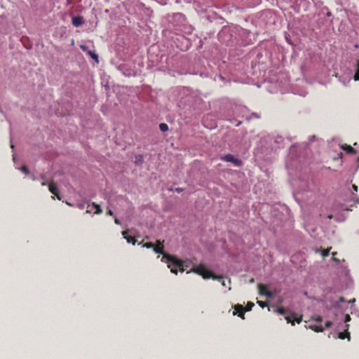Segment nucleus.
<instances>
[{"mask_svg":"<svg viewBox=\"0 0 359 359\" xmlns=\"http://www.w3.org/2000/svg\"><path fill=\"white\" fill-rule=\"evenodd\" d=\"M325 16L327 18L332 17V12L330 11H327V13H325Z\"/></svg>","mask_w":359,"mask_h":359,"instance_id":"36","label":"nucleus"},{"mask_svg":"<svg viewBox=\"0 0 359 359\" xmlns=\"http://www.w3.org/2000/svg\"><path fill=\"white\" fill-rule=\"evenodd\" d=\"M79 208H83V205H81L79 206Z\"/></svg>","mask_w":359,"mask_h":359,"instance_id":"50","label":"nucleus"},{"mask_svg":"<svg viewBox=\"0 0 359 359\" xmlns=\"http://www.w3.org/2000/svg\"><path fill=\"white\" fill-rule=\"evenodd\" d=\"M49 191L54 194L58 200H61V197L60 196L57 187L55 184L54 181H50V183L48 184Z\"/></svg>","mask_w":359,"mask_h":359,"instance_id":"15","label":"nucleus"},{"mask_svg":"<svg viewBox=\"0 0 359 359\" xmlns=\"http://www.w3.org/2000/svg\"><path fill=\"white\" fill-rule=\"evenodd\" d=\"M201 20L207 30L206 34L209 38L215 34L217 27H219L224 21V19L216 13L205 14L201 16Z\"/></svg>","mask_w":359,"mask_h":359,"instance_id":"3","label":"nucleus"},{"mask_svg":"<svg viewBox=\"0 0 359 359\" xmlns=\"http://www.w3.org/2000/svg\"><path fill=\"white\" fill-rule=\"evenodd\" d=\"M144 163V156L142 154H137L134 157V163L137 166H140Z\"/></svg>","mask_w":359,"mask_h":359,"instance_id":"19","label":"nucleus"},{"mask_svg":"<svg viewBox=\"0 0 359 359\" xmlns=\"http://www.w3.org/2000/svg\"><path fill=\"white\" fill-rule=\"evenodd\" d=\"M222 159L226 162L233 163L235 165H240L242 163L241 160L238 159V158L235 157L233 155L231 154H226L222 158Z\"/></svg>","mask_w":359,"mask_h":359,"instance_id":"12","label":"nucleus"},{"mask_svg":"<svg viewBox=\"0 0 359 359\" xmlns=\"http://www.w3.org/2000/svg\"><path fill=\"white\" fill-rule=\"evenodd\" d=\"M330 11L328 7L327 6H324L323 8H322V11Z\"/></svg>","mask_w":359,"mask_h":359,"instance_id":"42","label":"nucleus"},{"mask_svg":"<svg viewBox=\"0 0 359 359\" xmlns=\"http://www.w3.org/2000/svg\"><path fill=\"white\" fill-rule=\"evenodd\" d=\"M128 230L123 231L122 232V235H123V238L127 241V242L128 243H132L133 245H135L136 243V242H137L135 238L131 236H129L128 234Z\"/></svg>","mask_w":359,"mask_h":359,"instance_id":"16","label":"nucleus"},{"mask_svg":"<svg viewBox=\"0 0 359 359\" xmlns=\"http://www.w3.org/2000/svg\"><path fill=\"white\" fill-rule=\"evenodd\" d=\"M346 329L344 332L339 333V338L341 339H344L347 338L348 340L349 341L351 339L350 333L348 331L349 325H346Z\"/></svg>","mask_w":359,"mask_h":359,"instance_id":"18","label":"nucleus"},{"mask_svg":"<svg viewBox=\"0 0 359 359\" xmlns=\"http://www.w3.org/2000/svg\"><path fill=\"white\" fill-rule=\"evenodd\" d=\"M356 203H359V198L356 200Z\"/></svg>","mask_w":359,"mask_h":359,"instance_id":"51","label":"nucleus"},{"mask_svg":"<svg viewBox=\"0 0 359 359\" xmlns=\"http://www.w3.org/2000/svg\"><path fill=\"white\" fill-rule=\"evenodd\" d=\"M163 241H156V245L153 247V250L156 253L163 255L161 259L162 262H165L168 264V267L170 269L171 272L177 274V269L180 271L183 272L185 271L184 262L175 257V256L166 254L163 250Z\"/></svg>","mask_w":359,"mask_h":359,"instance_id":"2","label":"nucleus"},{"mask_svg":"<svg viewBox=\"0 0 359 359\" xmlns=\"http://www.w3.org/2000/svg\"><path fill=\"white\" fill-rule=\"evenodd\" d=\"M285 40H286V41H287L289 44H290V45H292V46H294V43H293V42L292 41V40H291L290 36V35H289V34H285Z\"/></svg>","mask_w":359,"mask_h":359,"instance_id":"31","label":"nucleus"},{"mask_svg":"<svg viewBox=\"0 0 359 359\" xmlns=\"http://www.w3.org/2000/svg\"><path fill=\"white\" fill-rule=\"evenodd\" d=\"M316 138V135H312L310 138H309V142H313Z\"/></svg>","mask_w":359,"mask_h":359,"instance_id":"39","label":"nucleus"},{"mask_svg":"<svg viewBox=\"0 0 359 359\" xmlns=\"http://www.w3.org/2000/svg\"><path fill=\"white\" fill-rule=\"evenodd\" d=\"M143 247L147 248H153L154 244L151 242L146 243L143 245Z\"/></svg>","mask_w":359,"mask_h":359,"instance_id":"32","label":"nucleus"},{"mask_svg":"<svg viewBox=\"0 0 359 359\" xmlns=\"http://www.w3.org/2000/svg\"><path fill=\"white\" fill-rule=\"evenodd\" d=\"M196 1V0H193V1H194V2H195Z\"/></svg>","mask_w":359,"mask_h":359,"instance_id":"53","label":"nucleus"},{"mask_svg":"<svg viewBox=\"0 0 359 359\" xmlns=\"http://www.w3.org/2000/svg\"><path fill=\"white\" fill-rule=\"evenodd\" d=\"M281 147H284L283 137L269 135L263 137L257 142L254 149L255 160L262 163H271L275 158L276 151Z\"/></svg>","mask_w":359,"mask_h":359,"instance_id":"1","label":"nucleus"},{"mask_svg":"<svg viewBox=\"0 0 359 359\" xmlns=\"http://www.w3.org/2000/svg\"><path fill=\"white\" fill-rule=\"evenodd\" d=\"M238 27L231 25L223 26L217 34L218 40L226 46H233L237 41Z\"/></svg>","mask_w":359,"mask_h":359,"instance_id":"4","label":"nucleus"},{"mask_svg":"<svg viewBox=\"0 0 359 359\" xmlns=\"http://www.w3.org/2000/svg\"><path fill=\"white\" fill-rule=\"evenodd\" d=\"M332 255L333 259H335L334 256H336L337 252H334L332 253Z\"/></svg>","mask_w":359,"mask_h":359,"instance_id":"46","label":"nucleus"},{"mask_svg":"<svg viewBox=\"0 0 359 359\" xmlns=\"http://www.w3.org/2000/svg\"><path fill=\"white\" fill-rule=\"evenodd\" d=\"M341 149L345 151L347 154H355L357 153V151L353 148L351 145L348 144H344L341 146Z\"/></svg>","mask_w":359,"mask_h":359,"instance_id":"17","label":"nucleus"},{"mask_svg":"<svg viewBox=\"0 0 359 359\" xmlns=\"http://www.w3.org/2000/svg\"><path fill=\"white\" fill-rule=\"evenodd\" d=\"M85 21L81 15L73 16L72 19V25L79 27L84 24Z\"/></svg>","mask_w":359,"mask_h":359,"instance_id":"14","label":"nucleus"},{"mask_svg":"<svg viewBox=\"0 0 359 359\" xmlns=\"http://www.w3.org/2000/svg\"><path fill=\"white\" fill-rule=\"evenodd\" d=\"M113 214H114V213H113V212H112V210H109L107 212V215H110V216H111V215H113Z\"/></svg>","mask_w":359,"mask_h":359,"instance_id":"41","label":"nucleus"},{"mask_svg":"<svg viewBox=\"0 0 359 359\" xmlns=\"http://www.w3.org/2000/svg\"><path fill=\"white\" fill-rule=\"evenodd\" d=\"M253 282H254V279H253V278H252V279L250 280V283H253Z\"/></svg>","mask_w":359,"mask_h":359,"instance_id":"49","label":"nucleus"},{"mask_svg":"<svg viewBox=\"0 0 359 359\" xmlns=\"http://www.w3.org/2000/svg\"><path fill=\"white\" fill-rule=\"evenodd\" d=\"M353 78L355 81H359V60H357V69Z\"/></svg>","mask_w":359,"mask_h":359,"instance_id":"25","label":"nucleus"},{"mask_svg":"<svg viewBox=\"0 0 359 359\" xmlns=\"http://www.w3.org/2000/svg\"><path fill=\"white\" fill-rule=\"evenodd\" d=\"M80 48H81L83 51H84V52H87V53H88V50H88V47L86 45H83V44H82V45H81V46H80Z\"/></svg>","mask_w":359,"mask_h":359,"instance_id":"33","label":"nucleus"},{"mask_svg":"<svg viewBox=\"0 0 359 359\" xmlns=\"http://www.w3.org/2000/svg\"><path fill=\"white\" fill-rule=\"evenodd\" d=\"M114 222H115L116 224H121V222H120L119 219H117V218H115V219H114Z\"/></svg>","mask_w":359,"mask_h":359,"instance_id":"43","label":"nucleus"},{"mask_svg":"<svg viewBox=\"0 0 359 359\" xmlns=\"http://www.w3.org/2000/svg\"><path fill=\"white\" fill-rule=\"evenodd\" d=\"M20 170L24 172L25 174L27 175L29 173V168H27V165H22Z\"/></svg>","mask_w":359,"mask_h":359,"instance_id":"29","label":"nucleus"},{"mask_svg":"<svg viewBox=\"0 0 359 359\" xmlns=\"http://www.w3.org/2000/svg\"><path fill=\"white\" fill-rule=\"evenodd\" d=\"M276 311L280 315H285L287 313V310L283 307L278 308Z\"/></svg>","mask_w":359,"mask_h":359,"instance_id":"28","label":"nucleus"},{"mask_svg":"<svg viewBox=\"0 0 359 359\" xmlns=\"http://www.w3.org/2000/svg\"><path fill=\"white\" fill-rule=\"evenodd\" d=\"M310 327L316 332H323L324 327L322 325H311Z\"/></svg>","mask_w":359,"mask_h":359,"instance_id":"21","label":"nucleus"},{"mask_svg":"<svg viewBox=\"0 0 359 359\" xmlns=\"http://www.w3.org/2000/svg\"><path fill=\"white\" fill-rule=\"evenodd\" d=\"M254 304L252 302H248L246 307L245 308V311H249L252 309V308L254 306Z\"/></svg>","mask_w":359,"mask_h":359,"instance_id":"30","label":"nucleus"},{"mask_svg":"<svg viewBox=\"0 0 359 359\" xmlns=\"http://www.w3.org/2000/svg\"><path fill=\"white\" fill-rule=\"evenodd\" d=\"M88 54L90 56L92 59L95 60L97 62H99L98 55L95 53V50H88Z\"/></svg>","mask_w":359,"mask_h":359,"instance_id":"20","label":"nucleus"},{"mask_svg":"<svg viewBox=\"0 0 359 359\" xmlns=\"http://www.w3.org/2000/svg\"><path fill=\"white\" fill-rule=\"evenodd\" d=\"M168 190L170 191H177L178 193H180L182 192V191L184 190V188H181V187H176V188H174L172 186L170 187H168Z\"/></svg>","mask_w":359,"mask_h":359,"instance_id":"24","label":"nucleus"},{"mask_svg":"<svg viewBox=\"0 0 359 359\" xmlns=\"http://www.w3.org/2000/svg\"><path fill=\"white\" fill-rule=\"evenodd\" d=\"M260 118V114L257 113V112H253L249 116L246 117V119L248 121H250L252 118Z\"/></svg>","mask_w":359,"mask_h":359,"instance_id":"23","label":"nucleus"},{"mask_svg":"<svg viewBox=\"0 0 359 359\" xmlns=\"http://www.w3.org/2000/svg\"><path fill=\"white\" fill-rule=\"evenodd\" d=\"M257 304L262 307L264 308L267 306V303L262 301H257Z\"/></svg>","mask_w":359,"mask_h":359,"instance_id":"34","label":"nucleus"},{"mask_svg":"<svg viewBox=\"0 0 359 359\" xmlns=\"http://www.w3.org/2000/svg\"><path fill=\"white\" fill-rule=\"evenodd\" d=\"M191 271L201 276L204 279L212 278L214 280H220L224 278L222 276L215 275L212 271L208 269L203 264L193 267L191 269Z\"/></svg>","mask_w":359,"mask_h":359,"instance_id":"5","label":"nucleus"},{"mask_svg":"<svg viewBox=\"0 0 359 359\" xmlns=\"http://www.w3.org/2000/svg\"><path fill=\"white\" fill-rule=\"evenodd\" d=\"M330 250H331V248H328L327 249L323 250V251H322V256L323 257H327L329 255V254H330Z\"/></svg>","mask_w":359,"mask_h":359,"instance_id":"27","label":"nucleus"},{"mask_svg":"<svg viewBox=\"0 0 359 359\" xmlns=\"http://www.w3.org/2000/svg\"><path fill=\"white\" fill-rule=\"evenodd\" d=\"M159 129L161 132H167L169 129L168 124L161 123L159 124Z\"/></svg>","mask_w":359,"mask_h":359,"instance_id":"22","label":"nucleus"},{"mask_svg":"<svg viewBox=\"0 0 359 359\" xmlns=\"http://www.w3.org/2000/svg\"><path fill=\"white\" fill-rule=\"evenodd\" d=\"M233 309H234V311L233 312V316H236V315H238L239 317H241L242 319H244L245 318V308L243 307V305L241 304H236L234 306H233Z\"/></svg>","mask_w":359,"mask_h":359,"instance_id":"11","label":"nucleus"},{"mask_svg":"<svg viewBox=\"0 0 359 359\" xmlns=\"http://www.w3.org/2000/svg\"><path fill=\"white\" fill-rule=\"evenodd\" d=\"M117 69L126 76H135L136 74L134 71L126 64H121Z\"/></svg>","mask_w":359,"mask_h":359,"instance_id":"8","label":"nucleus"},{"mask_svg":"<svg viewBox=\"0 0 359 359\" xmlns=\"http://www.w3.org/2000/svg\"><path fill=\"white\" fill-rule=\"evenodd\" d=\"M219 281H222V285H224V286H225V285H226L225 282H224V280H223V278H222V279H221Z\"/></svg>","mask_w":359,"mask_h":359,"instance_id":"45","label":"nucleus"},{"mask_svg":"<svg viewBox=\"0 0 359 359\" xmlns=\"http://www.w3.org/2000/svg\"><path fill=\"white\" fill-rule=\"evenodd\" d=\"M313 319L316 322H321L323 320L322 317H320L319 316H316Z\"/></svg>","mask_w":359,"mask_h":359,"instance_id":"35","label":"nucleus"},{"mask_svg":"<svg viewBox=\"0 0 359 359\" xmlns=\"http://www.w3.org/2000/svg\"><path fill=\"white\" fill-rule=\"evenodd\" d=\"M156 1L158 2L161 4H166V0H155Z\"/></svg>","mask_w":359,"mask_h":359,"instance_id":"40","label":"nucleus"},{"mask_svg":"<svg viewBox=\"0 0 359 359\" xmlns=\"http://www.w3.org/2000/svg\"><path fill=\"white\" fill-rule=\"evenodd\" d=\"M285 319L287 323H291L292 325H294L295 322L300 323L302 321V316H298L297 313L292 312L290 315L286 316Z\"/></svg>","mask_w":359,"mask_h":359,"instance_id":"9","label":"nucleus"},{"mask_svg":"<svg viewBox=\"0 0 359 359\" xmlns=\"http://www.w3.org/2000/svg\"><path fill=\"white\" fill-rule=\"evenodd\" d=\"M172 20L175 23V26H181L184 25L187 18L182 13H175L172 15Z\"/></svg>","mask_w":359,"mask_h":359,"instance_id":"7","label":"nucleus"},{"mask_svg":"<svg viewBox=\"0 0 359 359\" xmlns=\"http://www.w3.org/2000/svg\"><path fill=\"white\" fill-rule=\"evenodd\" d=\"M352 187H353V189H354L355 191H358V187L356 185L353 184Z\"/></svg>","mask_w":359,"mask_h":359,"instance_id":"44","label":"nucleus"},{"mask_svg":"<svg viewBox=\"0 0 359 359\" xmlns=\"http://www.w3.org/2000/svg\"><path fill=\"white\" fill-rule=\"evenodd\" d=\"M342 156H343V153H342V152H339V153L336 156L333 157V160H334V161H340V165H341V163H342V161H341Z\"/></svg>","mask_w":359,"mask_h":359,"instance_id":"26","label":"nucleus"},{"mask_svg":"<svg viewBox=\"0 0 359 359\" xmlns=\"http://www.w3.org/2000/svg\"><path fill=\"white\" fill-rule=\"evenodd\" d=\"M16 160L15 156L13 155V161H15Z\"/></svg>","mask_w":359,"mask_h":359,"instance_id":"48","label":"nucleus"},{"mask_svg":"<svg viewBox=\"0 0 359 359\" xmlns=\"http://www.w3.org/2000/svg\"><path fill=\"white\" fill-rule=\"evenodd\" d=\"M93 210H94V214H96V215H99L102 212V210L100 205L94 202L92 203L91 205H88L86 213H91L93 212Z\"/></svg>","mask_w":359,"mask_h":359,"instance_id":"10","label":"nucleus"},{"mask_svg":"<svg viewBox=\"0 0 359 359\" xmlns=\"http://www.w3.org/2000/svg\"><path fill=\"white\" fill-rule=\"evenodd\" d=\"M332 325V323L331 321H327L325 323V327L328 328Z\"/></svg>","mask_w":359,"mask_h":359,"instance_id":"38","label":"nucleus"},{"mask_svg":"<svg viewBox=\"0 0 359 359\" xmlns=\"http://www.w3.org/2000/svg\"><path fill=\"white\" fill-rule=\"evenodd\" d=\"M340 301H341V302H343V301H344V299L341 297V298L340 299Z\"/></svg>","mask_w":359,"mask_h":359,"instance_id":"52","label":"nucleus"},{"mask_svg":"<svg viewBox=\"0 0 359 359\" xmlns=\"http://www.w3.org/2000/svg\"><path fill=\"white\" fill-rule=\"evenodd\" d=\"M257 287L260 294L264 295L269 298L273 297V293L271 291L268 290L267 287L265 285L259 283L258 284Z\"/></svg>","mask_w":359,"mask_h":359,"instance_id":"13","label":"nucleus"},{"mask_svg":"<svg viewBox=\"0 0 359 359\" xmlns=\"http://www.w3.org/2000/svg\"><path fill=\"white\" fill-rule=\"evenodd\" d=\"M351 320V317L348 314L346 315L345 316V319H344V321L346 323V322H348Z\"/></svg>","mask_w":359,"mask_h":359,"instance_id":"37","label":"nucleus"},{"mask_svg":"<svg viewBox=\"0 0 359 359\" xmlns=\"http://www.w3.org/2000/svg\"><path fill=\"white\" fill-rule=\"evenodd\" d=\"M11 26L4 15H0V34H8L11 32Z\"/></svg>","mask_w":359,"mask_h":359,"instance_id":"6","label":"nucleus"},{"mask_svg":"<svg viewBox=\"0 0 359 359\" xmlns=\"http://www.w3.org/2000/svg\"><path fill=\"white\" fill-rule=\"evenodd\" d=\"M262 56V55L261 53H258L257 55V57H260Z\"/></svg>","mask_w":359,"mask_h":359,"instance_id":"47","label":"nucleus"}]
</instances>
